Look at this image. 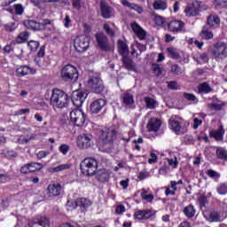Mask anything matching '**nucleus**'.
I'll return each mask as SVG.
<instances>
[{"label": "nucleus", "instance_id": "obj_1", "mask_svg": "<svg viewBox=\"0 0 227 227\" xmlns=\"http://www.w3.org/2000/svg\"><path fill=\"white\" fill-rule=\"evenodd\" d=\"M221 24V19L217 15L210 14L207 17V24L202 27L200 31V37L203 40H212L214 38V33L210 29H215L217 26Z\"/></svg>", "mask_w": 227, "mask_h": 227}, {"label": "nucleus", "instance_id": "obj_2", "mask_svg": "<svg viewBox=\"0 0 227 227\" xmlns=\"http://www.w3.org/2000/svg\"><path fill=\"white\" fill-rule=\"evenodd\" d=\"M68 102L70 98L65 91L59 89H54L50 98L51 106L53 107H58V109H63V107H68Z\"/></svg>", "mask_w": 227, "mask_h": 227}, {"label": "nucleus", "instance_id": "obj_3", "mask_svg": "<svg viewBox=\"0 0 227 227\" xmlns=\"http://www.w3.org/2000/svg\"><path fill=\"white\" fill-rule=\"evenodd\" d=\"M98 162L93 158H85L80 164V169L82 175L86 176H93L97 174Z\"/></svg>", "mask_w": 227, "mask_h": 227}, {"label": "nucleus", "instance_id": "obj_4", "mask_svg": "<svg viewBox=\"0 0 227 227\" xmlns=\"http://www.w3.org/2000/svg\"><path fill=\"white\" fill-rule=\"evenodd\" d=\"M23 24L27 29H31L32 31H43L46 29L47 26H51V20L44 19L39 20L38 21L27 20L23 21Z\"/></svg>", "mask_w": 227, "mask_h": 227}, {"label": "nucleus", "instance_id": "obj_5", "mask_svg": "<svg viewBox=\"0 0 227 227\" xmlns=\"http://www.w3.org/2000/svg\"><path fill=\"white\" fill-rule=\"evenodd\" d=\"M211 54L215 61H223L227 58V44L225 43H216L211 51Z\"/></svg>", "mask_w": 227, "mask_h": 227}, {"label": "nucleus", "instance_id": "obj_6", "mask_svg": "<svg viewBox=\"0 0 227 227\" xmlns=\"http://www.w3.org/2000/svg\"><path fill=\"white\" fill-rule=\"evenodd\" d=\"M61 77L64 81L75 82L79 79V72L75 67L68 64L61 69Z\"/></svg>", "mask_w": 227, "mask_h": 227}, {"label": "nucleus", "instance_id": "obj_7", "mask_svg": "<svg viewBox=\"0 0 227 227\" xmlns=\"http://www.w3.org/2000/svg\"><path fill=\"white\" fill-rule=\"evenodd\" d=\"M88 86L93 93H97L98 95H100L104 91V82L98 74L90 75Z\"/></svg>", "mask_w": 227, "mask_h": 227}, {"label": "nucleus", "instance_id": "obj_8", "mask_svg": "<svg viewBox=\"0 0 227 227\" xmlns=\"http://www.w3.org/2000/svg\"><path fill=\"white\" fill-rule=\"evenodd\" d=\"M74 46L77 52H86L90 48V37L78 35L74 40Z\"/></svg>", "mask_w": 227, "mask_h": 227}, {"label": "nucleus", "instance_id": "obj_9", "mask_svg": "<svg viewBox=\"0 0 227 227\" xmlns=\"http://www.w3.org/2000/svg\"><path fill=\"white\" fill-rule=\"evenodd\" d=\"M77 145L82 150H88L93 146V135L83 133L78 136Z\"/></svg>", "mask_w": 227, "mask_h": 227}, {"label": "nucleus", "instance_id": "obj_10", "mask_svg": "<svg viewBox=\"0 0 227 227\" xmlns=\"http://www.w3.org/2000/svg\"><path fill=\"white\" fill-rule=\"evenodd\" d=\"M70 120L76 127H82L86 122V114L79 109H74L70 113Z\"/></svg>", "mask_w": 227, "mask_h": 227}, {"label": "nucleus", "instance_id": "obj_11", "mask_svg": "<svg viewBox=\"0 0 227 227\" xmlns=\"http://www.w3.org/2000/svg\"><path fill=\"white\" fill-rule=\"evenodd\" d=\"M116 129L114 128H106L101 131L100 139L105 145H111L116 139Z\"/></svg>", "mask_w": 227, "mask_h": 227}, {"label": "nucleus", "instance_id": "obj_12", "mask_svg": "<svg viewBox=\"0 0 227 227\" xmlns=\"http://www.w3.org/2000/svg\"><path fill=\"white\" fill-rule=\"evenodd\" d=\"M201 4H203V3L200 1H195L192 3V4L186 7L184 10L186 15L188 17H196V15L200 13V10H207V5H203V7L201 6Z\"/></svg>", "mask_w": 227, "mask_h": 227}, {"label": "nucleus", "instance_id": "obj_13", "mask_svg": "<svg viewBox=\"0 0 227 227\" xmlns=\"http://www.w3.org/2000/svg\"><path fill=\"white\" fill-rule=\"evenodd\" d=\"M95 37H96L98 45L100 49H102L106 52L111 51V45L109 44V39H107V35H106V34L99 32V33L96 34Z\"/></svg>", "mask_w": 227, "mask_h": 227}, {"label": "nucleus", "instance_id": "obj_14", "mask_svg": "<svg viewBox=\"0 0 227 227\" xmlns=\"http://www.w3.org/2000/svg\"><path fill=\"white\" fill-rule=\"evenodd\" d=\"M88 94L80 90H74L72 93L71 100L75 107H82V104L86 100Z\"/></svg>", "mask_w": 227, "mask_h": 227}, {"label": "nucleus", "instance_id": "obj_15", "mask_svg": "<svg viewBox=\"0 0 227 227\" xmlns=\"http://www.w3.org/2000/svg\"><path fill=\"white\" fill-rule=\"evenodd\" d=\"M61 192H63V186H61L59 183H54L48 185L47 194L49 198H56L57 196H60Z\"/></svg>", "mask_w": 227, "mask_h": 227}, {"label": "nucleus", "instance_id": "obj_16", "mask_svg": "<svg viewBox=\"0 0 227 227\" xmlns=\"http://www.w3.org/2000/svg\"><path fill=\"white\" fill-rule=\"evenodd\" d=\"M29 227H50L51 222L47 216H37L34 221L29 222Z\"/></svg>", "mask_w": 227, "mask_h": 227}, {"label": "nucleus", "instance_id": "obj_17", "mask_svg": "<svg viewBox=\"0 0 227 227\" xmlns=\"http://www.w3.org/2000/svg\"><path fill=\"white\" fill-rule=\"evenodd\" d=\"M106 104H107V101L102 98L93 101L90 106V113L94 114H98L99 111H102V109L106 107Z\"/></svg>", "mask_w": 227, "mask_h": 227}, {"label": "nucleus", "instance_id": "obj_18", "mask_svg": "<svg viewBox=\"0 0 227 227\" xmlns=\"http://www.w3.org/2000/svg\"><path fill=\"white\" fill-rule=\"evenodd\" d=\"M92 202L89 199L86 198H78L74 202H73L74 208H77L80 207L82 208V212H84L89 207H91Z\"/></svg>", "mask_w": 227, "mask_h": 227}, {"label": "nucleus", "instance_id": "obj_19", "mask_svg": "<svg viewBox=\"0 0 227 227\" xmlns=\"http://www.w3.org/2000/svg\"><path fill=\"white\" fill-rule=\"evenodd\" d=\"M168 27L169 31H171V33H180V31H182L184 27H185V23H184V21L182 20H171L168 24Z\"/></svg>", "mask_w": 227, "mask_h": 227}, {"label": "nucleus", "instance_id": "obj_20", "mask_svg": "<svg viewBox=\"0 0 227 227\" xmlns=\"http://www.w3.org/2000/svg\"><path fill=\"white\" fill-rule=\"evenodd\" d=\"M130 26L131 29L134 31L139 40H146V31H145V29H143L139 24L133 22Z\"/></svg>", "mask_w": 227, "mask_h": 227}, {"label": "nucleus", "instance_id": "obj_21", "mask_svg": "<svg viewBox=\"0 0 227 227\" xmlns=\"http://www.w3.org/2000/svg\"><path fill=\"white\" fill-rule=\"evenodd\" d=\"M16 74L18 77H24L29 74H36V69H33L29 66H21L16 69Z\"/></svg>", "mask_w": 227, "mask_h": 227}, {"label": "nucleus", "instance_id": "obj_22", "mask_svg": "<svg viewBox=\"0 0 227 227\" xmlns=\"http://www.w3.org/2000/svg\"><path fill=\"white\" fill-rule=\"evenodd\" d=\"M162 122L157 118H152L147 123V129L150 132H159Z\"/></svg>", "mask_w": 227, "mask_h": 227}, {"label": "nucleus", "instance_id": "obj_23", "mask_svg": "<svg viewBox=\"0 0 227 227\" xmlns=\"http://www.w3.org/2000/svg\"><path fill=\"white\" fill-rule=\"evenodd\" d=\"M152 215H153V213L150 209L138 210L134 215L136 219H139L140 221L150 219Z\"/></svg>", "mask_w": 227, "mask_h": 227}, {"label": "nucleus", "instance_id": "obj_24", "mask_svg": "<svg viewBox=\"0 0 227 227\" xmlns=\"http://www.w3.org/2000/svg\"><path fill=\"white\" fill-rule=\"evenodd\" d=\"M101 16L103 19H111L113 17V8L107 5V4L101 2Z\"/></svg>", "mask_w": 227, "mask_h": 227}, {"label": "nucleus", "instance_id": "obj_25", "mask_svg": "<svg viewBox=\"0 0 227 227\" xmlns=\"http://www.w3.org/2000/svg\"><path fill=\"white\" fill-rule=\"evenodd\" d=\"M122 65L126 70H130L131 72H136V64L132 59L129 58L127 55L122 57Z\"/></svg>", "mask_w": 227, "mask_h": 227}, {"label": "nucleus", "instance_id": "obj_26", "mask_svg": "<svg viewBox=\"0 0 227 227\" xmlns=\"http://www.w3.org/2000/svg\"><path fill=\"white\" fill-rule=\"evenodd\" d=\"M211 137H214L216 141H223V136H224V129L223 126L218 130H211L209 133Z\"/></svg>", "mask_w": 227, "mask_h": 227}, {"label": "nucleus", "instance_id": "obj_27", "mask_svg": "<svg viewBox=\"0 0 227 227\" xmlns=\"http://www.w3.org/2000/svg\"><path fill=\"white\" fill-rule=\"evenodd\" d=\"M117 47L121 56H127L129 54V46L127 45V43L123 42L122 40H119L117 43Z\"/></svg>", "mask_w": 227, "mask_h": 227}, {"label": "nucleus", "instance_id": "obj_28", "mask_svg": "<svg viewBox=\"0 0 227 227\" xmlns=\"http://www.w3.org/2000/svg\"><path fill=\"white\" fill-rule=\"evenodd\" d=\"M168 123H169L171 130L176 132V134H178V132H180L182 126L180 125V122L178 121H176L175 119L171 118L168 121Z\"/></svg>", "mask_w": 227, "mask_h": 227}, {"label": "nucleus", "instance_id": "obj_29", "mask_svg": "<svg viewBox=\"0 0 227 227\" xmlns=\"http://www.w3.org/2000/svg\"><path fill=\"white\" fill-rule=\"evenodd\" d=\"M198 93H212L214 91V89L208 85L207 82H202L199 85L198 88Z\"/></svg>", "mask_w": 227, "mask_h": 227}, {"label": "nucleus", "instance_id": "obj_30", "mask_svg": "<svg viewBox=\"0 0 227 227\" xmlns=\"http://www.w3.org/2000/svg\"><path fill=\"white\" fill-rule=\"evenodd\" d=\"M184 214L186 215V217H189V219H192V217H194L196 215V209L194 208V206H186L184 209Z\"/></svg>", "mask_w": 227, "mask_h": 227}, {"label": "nucleus", "instance_id": "obj_31", "mask_svg": "<svg viewBox=\"0 0 227 227\" xmlns=\"http://www.w3.org/2000/svg\"><path fill=\"white\" fill-rule=\"evenodd\" d=\"M122 102L125 106H132L134 104V95L126 92L122 96Z\"/></svg>", "mask_w": 227, "mask_h": 227}, {"label": "nucleus", "instance_id": "obj_32", "mask_svg": "<svg viewBox=\"0 0 227 227\" xmlns=\"http://www.w3.org/2000/svg\"><path fill=\"white\" fill-rule=\"evenodd\" d=\"M97 177L98 182H107L109 180V173L106 169L98 171Z\"/></svg>", "mask_w": 227, "mask_h": 227}, {"label": "nucleus", "instance_id": "obj_33", "mask_svg": "<svg viewBox=\"0 0 227 227\" xmlns=\"http://www.w3.org/2000/svg\"><path fill=\"white\" fill-rule=\"evenodd\" d=\"M208 217V221L211 223H219L221 221V214L215 210L210 211Z\"/></svg>", "mask_w": 227, "mask_h": 227}, {"label": "nucleus", "instance_id": "obj_34", "mask_svg": "<svg viewBox=\"0 0 227 227\" xmlns=\"http://www.w3.org/2000/svg\"><path fill=\"white\" fill-rule=\"evenodd\" d=\"M35 140V135H24L18 139L20 145H27L30 141Z\"/></svg>", "mask_w": 227, "mask_h": 227}, {"label": "nucleus", "instance_id": "obj_35", "mask_svg": "<svg viewBox=\"0 0 227 227\" xmlns=\"http://www.w3.org/2000/svg\"><path fill=\"white\" fill-rule=\"evenodd\" d=\"M216 157L221 160H227V151L223 147H217Z\"/></svg>", "mask_w": 227, "mask_h": 227}, {"label": "nucleus", "instance_id": "obj_36", "mask_svg": "<svg viewBox=\"0 0 227 227\" xmlns=\"http://www.w3.org/2000/svg\"><path fill=\"white\" fill-rule=\"evenodd\" d=\"M153 6L154 10H166L168 8V4L162 0H156L153 4Z\"/></svg>", "mask_w": 227, "mask_h": 227}, {"label": "nucleus", "instance_id": "obj_37", "mask_svg": "<svg viewBox=\"0 0 227 227\" xmlns=\"http://www.w3.org/2000/svg\"><path fill=\"white\" fill-rule=\"evenodd\" d=\"M145 102L148 109H155V106H157V101L150 97L145 98Z\"/></svg>", "mask_w": 227, "mask_h": 227}, {"label": "nucleus", "instance_id": "obj_38", "mask_svg": "<svg viewBox=\"0 0 227 227\" xmlns=\"http://www.w3.org/2000/svg\"><path fill=\"white\" fill-rule=\"evenodd\" d=\"M28 166H29V168L32 169L30 170V173H35V171H40V169L43 168V165L38 162L28 163Z\"/></svg>", "mask_w": 227, "mask_h": 227}, {"label": "nucleus", "instance_id": "obj_39", "mask_svg": "<svg viewBox=\"0 0 227 227\" xmlns=\"http://www.w3.org/2000/svg\"><path fill=\"white\" fill-rule=\"evenodd\" d=\"M28 38H29V32L24 31L18 35V42L19 43H24V42H27Z\"/></svg>", "mask_w": 227, "mask_h": 227}, {"label": "nucleus", "instance_id": "obj_40", "mask_svg": "<svg viewBox=\"0 0 227 227\" xmlns=\"http://www.w3.org/2000/svg\"><path fill=\"white\" fill-rule=\"evenodd\" d=\"M170 72L172 74H176V75H182L184 74V70H182V67L178 66V64H174L170 67Z\"/></svg>", "mask_w": 227, "mask_h": 227}, {"label": "nucleus", "instance_id": "obj_41", "mask_svg": "<svg viewBox=\"0 0 227 227\" xmlns=\"http://www.w3.org/2000/svg\"><path fill=\"white\" fill-rule=\"evenodd\" d=\"M184 97L188 102H193V104H198L199 100L198 98L194 96V94L184 92Z\"/></svg>", "mask_w": 227, "mask_h": 227}, {"label": "nucleus", "instance_id": "obj_42", "mask_svg": "<svg viewBox=\"0 0 227 227\" xmlns=\"http://www.w3.org/2000/svg\"><path fill=\"white\" fill-rule=\"evenodd\" d=\"M30 51L36 52L38 51V47H40V43L38 41L31 40L27 43Z\"/></svg>", "mask_w": 227, "mask_h": 227}, {"label": "nucleus", "instance_id": "obj_43", "mask_svg": "<svg viewBox=\"0 0 227 227\" xmlns=\"http://www.w3.org/2000/svg\"><path fill=\"white\" fill-rule=\"evenodd\" d=\"M167 51L171 56L173 59H180V54H178V51H176V49L175 48H168Z\"/></svg>", "mask_w": 227, "mask_h": 227}, {"label": "nucleus", "instance_id": "obj_44", "mask_svg": "<svg viewBox=\"0 0 227 227\" xmlns=\"http://www.w3.org/2000/svg\"><path fill=\"white\" fill-rule=\"evenodd\" d=\"M198 201L200 208H203V207H207V203H208V199H207V195L201 194L200 195Z\"/></svg>", "mask_w": 227, "mask_h": 227}, {"label": "nucleus", "instance_id": "obj_45", "mask_svg": "<svg viewBox=\"0 0 227 227\" xmlns=\"http://www.w3.org/2000/svg\"><path fill=\"white\" fill-rule=\"evenodd\" d=\"M65 169H70V165L69 164L59 165V166L53 168L52 171H53V173H58L59 171H65Z\"/></svg>", "mask_w": 227, "mask_h": 227}, {"label": "nucleus", "instance_id": "obj_46", "mask_svg": "<svg viewBox=\"0 0 227 227\" xmlns=\"http://www.w3.org/2000/svg\"><path fill=\"white\" fill-rule=\"evenodd\" d=\"M207 175L210 177V178H220L221 177V174H219L217 171L214 170V169H208L207 170Z\"/></svg>", "mask_w": 227, "mask_h": 227}, {"label": "nucleus", "instance_id": "obj_47", "mask_svg": "<svg viewBox=\"0 0 227 227\" xmlns=\"http://www.w3.org/2000/svg\"><path fill=\"white\" fill-rule=\"evenodd\" d=\"M152 68L155 74L159 77L160 74H162V68H160V66L159 64H153Z\"/></svg>", "mask_w": 227, "mask_h": 227}, {"label": "nucleus", "instance_id": "obj_48", "mask_svg": "<svg viewBox=\"0 0 227 227\" xmlns=\"http://www.w3.org/2000/svg\"><path fill=\"white\" fill-rule=\"evenodd\" d=\"M217 192H219L222 195H224L227 193V185L226 184H221L217 188Z\"/></svg>", "mask_w": 227, "mask_h": 227}, {"label": "nucleus", "instance_id": "obj_49", "mask_svg": "<svg viewBox=\"0 0 227 227\" xmlns=\"http://www.w3.org/2000/svg\"><path fill=\"white\" fill-rule=\"evenodd\" d=\"M142 191H143V192L141 193V197L143 200H145L146 201L153 200V195H152V194L146 195V191L145 189H143Z\"/></svg>", "mask_w": 227, "mask_h": 227}, {"label": "nucleus", "instance_id": "obj_50", "mask_svg": "<svg viewBox=\"0 0 227 227\" xmlns=\"http://www.w3.org/2000/svg\"><path fill=\"white\" fill-rule=\"evenodd\" d=\"M104 29L106 31V33L109 35V36H114V30H113V28H111V27L109 26V24L106 23L104 25Z\"/></svg>", "mask_w": 227, "mask_h": 227}, {"label": "nucleus", "instance_id": "obj_51", "mask_svg": "<svg viewBox=\"0 0 227 227\" xmlns=\"http://www.w3.org/2000/svg\"><path fill=\"white\" fill-rule=\"evenodd\" d=\"M14 10H15L17 15H22L24 13V7L20 4H15Z\"/></svg>", "mask_w": 227, "mask_h": 227}, {"label": "nucleus", "instance_id": "obj_52", "mask_svg": "<svg viewBox=\"0 0 227 227\" xmlns=\"http://www.w3.org/2000/svg\"><path fill=\"white\" fill-rule=\"evenodd\" d=\"M33 169L29 168V163L25 164L23 167L20 168V173H23V175H27V173H31Z\"/></svg>", "mask_w": 227, "mask_h": 227}, {"label": "nucleus", "instance_id": "obj_53", "mask_svg": "<svg viewBox=\"0 0 227 227\" xmlns=\"http://www.w3.org/2000/svg\"><path fill=\"white\" fill-rule=\"evenodd\" d=\"M168 86L170 90H179L178 82L176 81H171L168 82Z\"/></svg>", "mask_w": 227, "mask_h": 227}, {"label": "nucleus", "instance_id": "obj_54", "mask_svg": "<svg viewBox=\"0 0 227 227\" xmlns=\"http://www.w3.org/2000/svg\"><path fill=\"white\" fill-rule=\"evenodd\" d=\"M200 58L201 59L202 62H200L199 60H197V63H199L200 65H201V63H208V54L207 53H202L200 55Z\"/></svg>", "mask_w": 227, "mask_h": 227}, {"label": "nucleus", "instance_id": "obj_55", "mask_svg": "<svg viewBox=\"0 0 227 227\" xmlns=\"http://www.w3.org/2000/svg\"><path fill=\"white\" fill-rule=\"evenodd\" d=\"M130 10H135V12H137V13L141 14L143 12V7L136 4H131V7H129Z\"/></svg>", "mask_w": 227, "mask_h": 227}, {"label": "nucleus", "instance_id": "obj_56", "mask_svg": "<svg viewBox=\"0 0 227 227\" xmlns=\"http://www.w3.org/2000/svg\"><path fill=\"white\" fill-rule=\"evenodd\" d=\"M159 157L154 153H151V158L148 160L149 164H155L157 162Z\"/></svg>", "mask_w": 227, "mask_h": 227}, {"label": "nucleus", "instance_id": "obj_57", "mask_svg": "<svg viewBox=\"0 0 227 227\" xmlns=\"http://www.w3.org/2000/svg\"><path fill=\"white\" fill-rule=\"evenodd\" d=\"M68 150H70V147L67 145H62L59 146V152H61L63 155H67V153H68Z\"/></svg>", "mask_w": 227, "mask_h": 227}, {"label": "nucleus", "instance_id": "obj_58", "mask_svg": "<svg viewBox=\"0 0 227 227\" xmlns=\"http://www.w3.org/2000/svg\"><path fill=\"white\" fill-rule=\"evenodd\" d=\"M215 4L221 8H227V0H216Z\"/></svg>", "mask_w": 227, "mask_h": 227}, {"label": "nucleus", "instance_id": "obj_59", "mask_svg": "<svg viewBox=\"0 0 227 227\" xmlns=\"http://www.w3.org/2000/svg\"><path fill=\"white\" fill-rule=\"evenodd\" d=\"M211 107H213L215 109V111H221V109H223V107H224V103H223V104L213 103L211 105Z\"/></svg>", "mask_w": 227, "mask_h": 227}, {"label": "nucleus", "instance_id": "obj_60", "mask_svg": "<svg viewBox=\"0 0 227 227\" xmlns=\"http://www.w3.org/2000/svg\"><path fill=\"white\" fill-rule=\"evenodd\" d=\"M70 24H72V20H70V16L67 15L64 19V26L65 27H70Z\"/></svg>", "mask_w": 227, "mask_h": 227}, {"label": "nucleus", "instance_id": "obj_61", "mask_svg": "<svg viewBox=\"0 0 227 227\" xmlns=\"http://www.w3.org/2000/svg\"><path fill=\"white\" fill-rule=\"evenodd\" d=\"M201 123H203V121L198 118H194L193 120V129H198V127H200V125H201Z\"/></svg>", "mask_w": 227, "mask_h": 227}, {"label": "nucleus", "instance_id": "obj_62", "mask_svg": "<svg viewBox=\"0 0 227 227\" xmlns=\"http://www.w3.org/2000/svg\"><path fill=\"white\" fill-rule=\"evenodd\" d=\"M115 212L116 214H123V212H125V206L123 205L117 206L115 208Z\"/></svg>", "mask_w": 227, "mask_h": 227}, {"label": "nucleus", "instance_id": "obj_63", "mask_svg": "<svg viewBox=\"0 0 227 227\" xmlns=\"http://www.w3.org/2000/svg\"><path fill=\"white\" fill-rule=\"evenodd\" d=\"M30 3H32L34 6H36V8H42V4H43L42 0H30Z\"/></svg>", "mask_w": 227, "mask_h": 227}, {"label": "nucleus", "instance_id": "obj_64", "mask_svg": "<svg viewBox=\"0 0 227 227\" xmlns=\"http://www.w3.org/2000/svg\"><path fill=\"white\" fill-rule=\"evenodd\" d=\"M155 21L158 26H162V24H164V19L161 16H156Z\"/></svg>", "mask_w": 227, "mask_h": 227}]
</instances>
